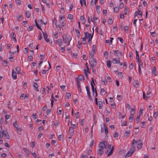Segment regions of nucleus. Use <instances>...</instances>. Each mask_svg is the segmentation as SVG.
Listing matches in <instances>:
<instances>
[{
	"instance_id": "obj_1",
	"label": "nucleus",
	"mask_w": 158,
	"mask_h": 158,
	"mask_svg": "<svg viewBox=\"0 0 158 158\" xmlns=\"http://www.w3.org/2000/svg\"><path fill=\"white\" fill-rule=\"evenodd\" d=\"M72 39V38L69 36H66L65 35L63 36V42L65 43H67V45L69 46L70 44V42Z\"/></svg>"
},
{
	"instance_id": "obj_2",
	"label": "nucleus",
	"mask_w": 158,
	"mask_h": 158,
	"mask_svg": "<svg viewBox=\"0 0 158 158\" xmlns=\"http://www.w3.org/2000/svg\"><path fill=\"white\" fill-rule=\"evenodd\" d=\"M95 102L96 104L97 105H98L99 106V109H101L102 108V102L101 101H98V99L96 97L97 96V91L95 89Z\"/></svg>"
},
{
	"instance_id": "obj_3",
	"label": "nucleus",
	"mask_w": 158,
	"mask_h": 158,
	"mask_svg": "<svg viewBox=\"0 0 158 158\" xmlns=\"http://www.w3.org/2000/svg\"><path fill=\"white\" fill-rule=\"evenodd\" d=\"M89 63L92 67V68H93L96 65V60L94 58L89 59Z\"/></svg>"
},
{
	"instance_id": "obj_4",
	"label": "nucleus",
	"mask_w": 158,
	"mask_h": 158,
	"mask_svg": "<svg viewBox=\"0 0 158 158\" xmlns=\"http://www.w3.org/2000/svg\"><path fill=\"white\" fill-rule=\"evenodd\" d=\"M107 143L106 141H103L102 142H100L98 145L99 148L104 149L106 148V145L107 144Z\"/></svg>"
},
{
	"instance_id": "obj_5",
	"label": "nucleus",
	"mask_w": 158,
	"mask_h": 158,
	"mask_svg": "<svg viewBox=\"0 0 158 158\" xmlns=\"http://www.w3.org/2000/svg\"><path fill=\"white\" fill-rule=\"evenodd\" d=\"M86 90L87 94V96H88V98L89 100L91 101H93V99L91 97V96L90 94V92L89 89V87L88 86H87L86 87Z\"/></svg>"
},
{
	"instance_id": "obj_6",
	"label": "nucleus",
	"mask_w": 158,
	"mask_h": 158,
	"mask_svg": "<svg viewBox=\"0 0 158 158\" xmlns=\"http://www.w3.org/2000/svg\"><path fill=\"white\" fill-rule=\"evenodd\" d=\"M36 26L39 29L42 30L40 27H41L43 24V21L42 20H41L38 21V23H37L36 20L35 21Z\"/></svg>"
},
{
	"instance_id": "obj_7",
	"label": "nucleus",
	"mask_w": 158,
	"mask_h": 158,
	"mask_svg": "<svg viewBox=\"0 0 158 158\" xmlns=\"http://www.w3.org/2000/svg\"><path fill=\"white\" fill-rule=\"evenodd\" d=\"M112 63L114 64H116L120 63L119 58H114L112 61Z\"/></svg>"
},
{
	"instance_id": "obj_8",
	"label": "nucleus",
	"mask_w": 158,
	"mask_h": 158,
	"mask_svg": "<svg viewBox=\"0 0 158 158\" xmlns=\"http://www.w3.org/2000/svg\"><path fill=\"white\" fill-rule=\"evenodd\" d=\"M12 77L14 80H15L17 78L16 73L14 70H12Z\"/></svg>"
},
{
	"instance_id": "obj_9",
	"label": "nucleus",
	"mask_w": 158,
	"mask_h": 158,
	"mask_svg": "<svg viewBox=\"0 0 158 158\" xmlns=\"http://www.w3.org/2000/svg\"><path fill=\"white\" fill-rule=\"evenodd\" d=\"M32 85L35 91L37 92L39 91V89L38 87V84L34 82H33L32 83Z\"/></svg>"
},
{
	"instance_id": "obj_10",
	"label": "nucleus",
	"mask_w": 158,
	"mask_h": 158,
	"mask_svg": "<svg viewBox=\"0 0 158 158\" xmlns=\"http://www.w3.org/2000/svg\"><path fill=\"white\" fill-rule=\"evenodd\" d=\"M3 135L4 137L7 139H9L10 136L9 135L7 132L6 131H3L2 132Z\"/></svg>"
},
{
	"instance_id": "obj_11",
	"label": "nucleus",
	"mask_w": 158,
	"mask_h": 158,
	"mask_svg": "<svg viewBox=\"0 0 158 158\" xmlns=\"http://www.w3.org/2000/svg\"><path fill=\"white\" fill-rule=\"evenodd\" d=\"M97 153L99 156H101L104 153L103 149L100 148L98 150Z\"/></svg>"
},
{
	"instance_id": "obj_12",
	"label": "nucleus",
	"mask_w": 158,
	"mask_h": 158,
	"mask_svg": "<svg viewBox=\"0 0 158 158\" xmlns=\"http://www.w3.org/2000/svg\"><path fill=\"white\" fill-rule=\"evenodd\" d=\"M131 150L132 149H130V150L126 153L125 157L127 156L128 157L132 155V154L133 153L134 151L133 150Z\"/></svg>"
},
{
	"instance_id": "obj_13",
	"label": "nucleus",
	"mask_w": 158,
	"mask_h": 158,
	"mask_svg": "<svg viewBox=\"0 0 158 158\" xmlns=\"http://www.w3.org/2000/svg\"><path fill=\"white\" fill-rule=\"evenodd\" d=\"M11 35L13 39L15 40V42H16L17 40L16 38V36L15 34V33L13 32H12L11 33Z\"/></svg>"
},
{
	"instance_id": "obj_14",
	"label": "nucleus",
	"mask_w": 158,
	"mask_h": 158,
	"mask_svg": "<svg viewBox=\"0 0 158 158\" xmlns=\"http://www.w3.org/2000/svg\"><path fill=\"white\" fill-rule=\"evenodd\" d=\"M74 130L72 127H69V132L70 135H73L74 134Z\"/></svg>"
},
{
	"instance_id": "obj_15",
	"label": "nucleus",
	"mask_w": 158,
	"mask_h": 158,
	"mask_svg": "<svg viewBox=\"0 0 158 158\" xmlns=\"http://www.w3.org/2000/svg\"><path fill=\"white\" fill-rule=\"evenodd\" d=\"M129 11V8L127 6H125L124 8V14L125 15H126L128 13Z\"/></svg>"
},
{
	"instance_id": "obj_16",
	"label": "nucleus",
	"mask_w": 158,
	"mask_h": 158,
	"mask_svg": "<svg viewBox=\"0 0 158 158\" xmlns=\"http://www.w3.org/2000/svg\"><path fill=\"white\" fill-rule=\"evenodd\" d=\"M83 24H85L86 22V20L84 15L81 16L80 18Z\"/></svg>"
},
{
	"instance_id": "obj_17",
	"label": "nucleus",
	"mask_w": 158,
	"mask_h": 158,
	"mask_svg": "<svg viewBox=\"0 0 158 158\" xmlns=\"http://www.w3.org/2000/svg\"><path fill=\"white\" fill-rule=\"evenodd\" d=\"M133 114L131 113V115L129 118V119L130 122H132L133 120Z\"/></svg>"
},
{
	"instance_id": "obj_18",
	"label": "nucleus",
	"mask_w": 158,
	"mask_h": 158,
	"mask_svg": "<svg viewBox=\"0 0 158 158\" xmlns=\"http://www.w3.org/2000/svg\"><path fill=\"white\" fill-rule=\"evenodd\" d=\"M57 42V43L59 46H62L63 44L61 39H58L56 41Z\"/></svg>"
},
{
	"instance_id": "obj_19",
	"label": "nucleus",
	"mask_w": 158,
	"mask_h": 158,
	"mask_svg": "<svg viewBox=\"0 0 158 158\" xmlns=\"http://www.w3.org/2000/svg\"><path fill=\"white\" fill-rule=\"evenodd\" d=\"M84 35V38L85 39H88L89 36H90V33H89L88 32H85Z\"/></svg>"
},
{
	"instance_id": "obj_20",
	"label": "nucleus",
	"mask_w": 158,
	"mask_h": 158,
	"mask_svg": "<svg viewBox=\"0 0 158 158\" xmlns=\"http://www.w3.org/2000/svg\"><path fill=\"white\" fill-rule=\"evenodd\" d=\"M30 15L31 13L29 11H26L25 15L27 18H29L30 17Z\"/></svg>"
},
{
	"instance_id": "obj_21",
	"label": "nucleus",
	"mask_w": 158,
	"mask_h": 158,
	"mask_svg": "<svg viewBox=\"0 0 158 158\" xmlns=\"http://www.w3.org/2000/svg\"><path fill=\"white\" fill-rule=\"evenodd\" d=\"M138 82V81L137 80H135L134 81L133 83V86L135 88H137L139 84Z\"/></svg>"
},
{
	"instance_id": "obj_22",
	"label": "nucleus",
	"mask_w": 158,
	"mask_h": 158,
	"mask_svg": "<svg viewBox=\"0 0 158 158\" xmlns=\"http://www.w3.org/2000/svg\"><path fill=\"white\" fill-rule=\"evenodd\" d=\"M103 127L105 129V134L107 135L108 133V131L107 128L105 123L103 124Z\"/></svg>"
},
{
	"instance_id": "obj_23",
	"label": "nucleus",
	"mask_w": 158,
	"mask_h": 158,
	"mask_svg": "<svg viewBox=\"0 0 158 158\" xmlns=\"http://www.w3.org/2000/svg\"><path fill=\"white\" fill-rule=\"evenodd\" d=\"M114 150V147L113 146L111 148L110 151L107 154V156H110Z\"/></svg>"
},
{
	"instance_id": "obj_24",
	"label": "nucleus",
	"mask_w": 158,
	"mask_h": 158,
	"mask_svg": "<svg viewBox=\"0 0 158 158\" xmlns=\"http://www.w3.org/2000/svg\"><path fill=\"white\" fill-rule=\"evenodd\" d=\"M23 150L24 152L27 155H29L30 154V152L26 148H23Z\"/></svg>"
},
{
	"instance_id": "obj_25",
	"label": "nucleus",
	"mask_w": 158,
	"mask_h": 158,
	"mask_svg": "<svg viewBox=\"0 0 158 158\" xmlns=\"http://www.w3.org/2000/svg\"><path fill=\"white\" fill-rule=\"evenodd\" d=\"M152 75L154 76H156L158 73L156 70H152Z\"/></svg>"
},
{
	"instance_id": "obj_26",
	"label": "nucleus",
	"mask_w": 158,
	"mask_h": 158,
	"mask_svg": "<svg viewBox=\"0 0 158 158\" xmlns=\"http://www.w3.org/2000/svg\"><path fill=\"white\" fill-rule=\"evenodd\" d=\"M98 19V18L95 16V15H94L93 17V22L95 24L97 22V20Z\"/></svg>"
},
{
	"instance_id": "obj_27",
	"label": "nucleus",
	"mask_w": 158,
	"mask_h": 158,
	"mask_svg": "<svg viewBox=\"0 0 158 158\" xmlns=\"http://www.w3.org/2000/svg\"><path fill=\"white\" fill-rule=\"evenodd\" d=\"M95 53V52H92V51H91L90 52H89V59H90L91 58H94L93 56H94V54Z\"/></svg>"
},
{
	"instance_id": "obj_28",
	"label": "nucleus",
	"mask_w": 158,
	"mask_h": 158,
	"mask_svg": "<svg viewBox=\"0 0 158 158\" xmlns=\"http://www.w3.org/2000/svg\"><path fill=\"white\" fill-rule=\"evenodd\" d=\"M130 131H126L125 133V137L126 138L128 137L129 135Z\"/></svg>"
},
{
	"instance_id": "obj_29",
	"label": "nucleus",
	"mask_w": 158,
	"mask_h": 158,
	"mask_svg": "<svg viewBox=\"0 0 158 158\" xmlns=\"http://www.w3.org/2000/svg\"><path fill=\"white\" fill-rule=\"evenodd\" d=\"M114 11L115 13H118L119 11V8L118 7H114Z\"/></svg>"
},
{
	"instance_id": "obj_30",
	"label": "nucleus",
	"mask_w": 158,
	"mask_h": 158,
	"mask_svg": "<svg viewBox=\"0 0 158 158\" xmlns=\"http://www.w3.org/2000/svg\"><path fill=\"white\" fill-rule=\"evenodd\" d=\"M65 97L67 99H69L70 98H71L70 94L69 93H67L66 94Z\"/></svg>"
},
{
	"instance_id": "obj_31",
	"label": "nucleus",
	"mask_w": 158,
	"mask_h": 158,
	"mask_svg": "<svg viewBox=\"0 0 158 158\" xmlns=\"http://www.w3.org/2000/svg\"><path fill=\"white\" fill-rule=\"evenodd\" d=\"M77 78L80 80H83L84 79V77L83 75H80L78 76Z\"/></svg>"
},
{
	"instance_id": "obj_32",
	"label": "nucleus",
	"mask_w": 158,
	"mask_h": 158,
	"mask_svg": "<svg viewBox=\"0 0 158 158\" xmlns=\"http://www.w3.org/2000/svg\"><path fill=\"white\" fill-rule=\"evenodd\" d=\"M114 53L115 56L118 57L119 55V52L118 50L114 51Z\"/></svg>"
},
{
	"instance_id": "obj_33",
	"label": "nucleus",
	"mask_w": 158,
	"mask_h": 158,
	"mask_svg": "<svg viewBox=\"0 0 158 158\" xmlns=\"http://www.w3.org/2000/svg\"><path fill=\"white\" fill-rule=\"evenodd\" d=\"M135 13H137V14L140 16H142V12L141 11L139 10L138 11H136Z\"/></svg>"
},
{
	"instance_id": "obj_34",
	"label": "nucleus",
	"mask_w": 158,
	"mask_h": 158,
	"mask_svg": "<svg viewBox=\"0 0 158 158\" xmlns=\"http://www.w3.org/2000/svg\"><path fill=\"white\" fill-rule=\"evenodd\" d=\"M143 145V143H138L137 146V148L139 150H140L141 149L142 147V145Z\"/></svg>"
},
{
	"instance_id": "obj_35",
	"label": "nucleus",
	"mask_w": 158,
	"mask_h": 158,
	"mask_svg": "<svg viewBox=\"0 0 158 158\" xmlns=\"http://www.w3.org/2000/svg\"><path fill=\"white\" fill-rule=\"evenodd\" d=\"M13 125L14 127L16 128H18V125L16 121L13 123Z\"/></svg>"
},
{
	"instance_id": "obj_36",
	"label": "nucleus",
	"mask_w": 158,
	"mask_h": 158,
	"mask_svg": "<svg viewBox=\"0 0 158 158\" xmlns=\"http://www.w3.org/2000/svg\"><path fill=\"white\" fill-rule=\"evenodd\" d=\"M111 61L108 60L107 62V65L108 68L110 69L111 67Z\"/></svg>"
},
{
	"instance_id": "obj_37",
	"label": "nucleus",
	"mask_w": 158,
	"mask_h": 158,
	"mask_svg": "<svg viewBox=\"0 0 158 158\" xmlns=\"http://www.w3.org/2000/svg\"><path fill=\"white\" fill-rule=\"evenodd\" d=\"M2 64L3 66H6L8 64V62L6 60H4L2 62Z\"/></svg>"
},
{
	"instance_id": "obj_38",
	"label": "nucleus",
	"mask_w": 158,
	"mask_h": 158,
	"mask_svg": "<svg viewBox=\"0 0 158 158\" xmlns=\"http://www.w3.org/2000/svg\"><path fill=\"white\" fill-rule=\"evenodd\" d=\"M15 2L18 5H20L21 3V1L20 0H15Z\"/></svg>"
},
{
	"instance_id": "obj_39",
	"label": "nucleus",
	"mask_w": 158,
	"mask_h": 158,
	"mask_svg": "<svg viewBox=\"0 0 158 158\" xmlns=\"http://www.w3.org/2000/svg\"><path fill=\"white\" fill-rule=\"evenodd\" d=\"M140 120V116H139L138 115H137V117L136 119V123H138L139 122Z\"/></svg>"
},
{
	"instance_id": "obj_40",
	"label": "nucleus",
	"mask_w": 158,
	"mask_h": 158,
	"mask_svg": "<svg viewBox=\"0 0 158 158\" xmlns=\"http://www.w3.org/2000/svg\"><path fill=\"white\" fill-rule=\"evenodd\" d=\"M91 51L96 52V46L95 45H93L92 48V50Z\"/></svg>"
},
{
	"instance_id": "obj_41",
	"label": "nucleus",
	"mask_w": 158,
	"mask_h": 158,
	"mask_svg": "<svg viewBox=\"0 0 158 158\" xmlns=\"http://www.w3.org/2000/svg\"><path fill=\"white\" fill-rule=\"evenodd\" d=\"M22 15H20L17 17V19L18 21H20L22 20Z\"/></svg>"
},
{
	"instance_id": "obj_42",
	"label": "nucleus",
	"mask_w": 158,
	"mask_h": 158,
	"mask_svg": "<svg viewBox=\"0 0 158 158\" xmlns=\"http://www.w3.org/2000/svg\"><path fill=\"white\" fill-rule=\"evenodd\" d=\"M63 138V135H60L58 136V139L60 140L61 141Z\"/></svg>"
},
{
	"instance_id": "obj_43",
	"label": "nucleus",
	"mask_w": 158,
	"mask_h": 158,
	"mask_svg": "<svg viewBox=\"0 0 158 158\" xmlns=\"http://www.w3.org/2000/svg\"><path fill=\"white\" fill-rule=\"evenodd\" d=\"M43 34L44 36V39L48 38V35L46 33V32H44L43 31H42Z\"/></svg>"
},
{
	"instance_id": "obj_44",
	"label": "nucleus",
	"mask_w": 158,
	"mask_h": 158,
	"mask_svg": "<svg viewBox=\"0 0 158 158\" xmlns=\"http://www.w3.org/2000/svg\"><path fill=\"white\" fill-rule=\"evenodd\" d=\"M33 29V27L32 26H30L29 27L27 28V31H30Z\"/></svg>"
},
{
	"instance_id": "obj_45",
	"label": "nucleus",
	"mask_w": 158,
	"mask_h": 158,
	"mask_svg": "<svg viewBox=\"0 0 158 158\" xmlns=\"http://www.w3.org/2000/svg\"><path fill=\"white\" fill-rule=\"evenodd\" d=\"M73 18V16L71 14H69L68 16V18L70 20L72 19Z\"/></svg>"
},
{
	"instance_id": "obj_46",
	"label": "nucleus",
	"mask_w": 158,
	"mask_h": 158,
	"mask_svg": "<svg viewBox=\"0 0 158 158\" xmlns=\"http://www.w3.org/2000/svg\"><path fill=\"white\" fill-rule=\"evenodd\" d=\"M18 133L19 135L21 134V129L19 128H16Z\"/></svg>"
},
{
	"instance_id": "obj_47",
	"label": "nucleus",
	"mask_w": 158,
	"mask_h": 158,
	"mask_svg": "<svg viewBox=\"0 0 158 158\" xmlns=\"http://www.w3.org/2000/svg\"><path fill=\"white\" fill-rule=\"evenodd\" d=\"M87 20L88 21L89 23H90L91 22H93V20L91 17L90 18L89 17H88L87 18Z\"/></svg>"
},
{
	"instance_id": "obj_48",
	"label": "nucleus",
	"mask_w": 158,
	"mask_h": 158,
	"mask_svg": "<svg viewBox=\"0 0 158 158\" xmlns=\"http://www.w3.org/2000/svg\"><path fill=\"white\" fill-rule=\"evenodd\" d=\"M136 145H135V144H134V143H132L131 145L132 148H131L132 149L131 150H133V151H134L135 150V147Z\"/></svg>"
},
{
	"instance_id": "obj_49",
	"label": "nucleus",
	"mask_w": 158,
	"mask_h": 158,
	"mask_svg": "<svg viewBox=\"0 0 158 158\" xmlns=\"http://www.w3.org/2000/svg\"><path fill=\"white\" fill-rule=\"evenodd\" d=\"M129 30V27L128 26H125L124 27V31L126 32H127Z\"/></svg>"
},
{
	"instance_id": "obj_50",
	"label": "nucleus",
	"mask_w": 158,
	"mask_h": 158,
	"mask_svg": "<svg viewBox=\"0 0 158 158\" xmlns=\"http://www.w3.org/2000/svg\"><path fill=\"white\" fill-rule=\"evenodd\" d=\"M80 124H81V125L83 126L84 125V124H85V120L84 119H82L81 120V122H80Z\"/></svg>"
},
{
	"instance_id": "obj_51",
	"label": "nucleus",
	"mask_w": 158,
	"mask_h": 158,
	"mask_svg": "<svg viewBox=\"0 0 158 158\" xmlns=\"http://www.w3.org/2000/svg\"><path fill=\"white\" fill-rule=\"evenodd\" d=\"M127 125V121L125 120L123 122V123L121 124L122 126H126Z\"/></svg>"
},
{
	"instance_id": "obj_52",
	"label": "nucleus",
	"mask_w": 158,
	"mask_h": 158,
	"mask_svg": "<svg viewBox=\"0 0 158 158\" xmlns=\"http://www.w3.org/2000/svg\"><path fill=\"white\" fill-rule=\"evenodd\" d=\"M102 82L105 85H106L107 84V81L105 79L103 80L102 79L101 80Z\"/></svg>"
},
{
	"instance_id": "obj_53",
	"label": "nucleus",
	"mask_w": 158,
	"mask_h": 158,
	"mask_svg": "<svg viewBox=\"0 0 158 158\" xmlns=\"http://www.w3.org/2000/svg\"><path fill=\"white\" fill-rule=\"evenodd\" d=\"M153 116L155 118H156L157 117V112L154 111L153 114Z\"/></svg>"
},
{
	"instance_id": "obj_54",
	"label": "nucleus",
	"mask_w": 158,
	"mask_h": 158,
	"mask_svg": "<svg viewBox=\"0 0 158 158\" xmlns=\"http://www.w3.org/2000/svg\"><path fill=\"white\" fill-rule=\"evenodd\" d=\"M56 27L58 30H60L61 29V27L60 25H56Z\"/></svg>"
},
{
	"instance_id": "obj_55",
	"label": "nucleus",
	"mask_w": 158,
	"mask_h": 158,
	"mask_svg": "<svg viewBox=\"0 0 158 158\" xmlns=\"http://www.w3.org/2000/svg\"><path fill=\"white\" fill-rule=\"evenodd\" d=\"M124 6V4L123 3H121L120 4L119 6V8L122 9Z\"/></svg>"
},
{
	"instance_id": "obj_56",
	"label": "nucleus",
	"mask_w": 158,
	"mask_h": 158,
	"mask_svg": "<svg viewBox=\"0 0 158 158\" xmlns=\"http://www.w3.org/2000/svg\"><path fill=\"white\" fill-rule=\"evenodd\" d=\"M75 116L77 118H79V112H77L75 113Z\"/></svg>"
},
{
	"instance_id": "obj_57",
	"label": "nucleus",
	"mask_w": 158,
	"mask_h": 158,
	"mask_svg": "<svg viewBox=\"0 0 158 158\" xmlns=\"http://www.w3.org/2000/svg\"><path fill=\"white\" fill-rule=\"evenodd\" d=\"M91 87L92 88V91L93 92V93H94V85H93V84H92V82H91Z\"/></svg>"
},
{
	"instance_id": "obj_58",
	"label": "nucleus",
	"mask_w": 158,
	"mask_h": 158,
	"mask_svg": "<svg viewBox=\"0 0 158 158\" xmlns=\"http://www.w3.org/2000/svg\"><path fill=\"white\" fill-rule=\"evenodd\" d=\"M6 154L5 153H3L1 155V156L2 157L4 158H5L6 156Z\"/></svg>"
},
{
	"instance_id": "obj_59",
	"label": "nucleus",
	"mask_w": 158,
	"mask_h": 158,
	"mask_svg": "<svg viewBox=\"0 0 158 158\" xmlns=\"http://www.w3.org/2000/svg\"><path fill=\"white\" fill-rule=\"evenodd\" d=\"M118 132H115L114 135V138H115L118 136Z\"/></svg>"
},
{
	"instance_id": "obj_60",
	"label": "nucleus",
	"mask_w": 158,
	"mask_h": 158,
	"mask_svg": "<svg viewBox=\"0 0 158 158\" xmlns=\"http://www.w3.org/2000/svg\"><path fill=\"white\" fill-rule=\"evenodd\" d=\"M43 60H40V62L39 64V66H38L39 69H40L41 68V66L42 64L43 63Z\"/></svg>"
},
{
	"instance_id": "obj_61",
	"label": "nucleus",
	"mask_w": 158,
	"mask_h": 158,
	"mask_svg": "<svg viewBox=\"0 0 158 158\" xmlns=\"http://www.w3.org/2000/svg\"><path fill=\"white\" fill-rule=\"evenodd\" d=\"M33 156L35 157V158H38V156L36 154V153L35 152H34L33 153H31Z\"/></svg>"
},
{
	"instance_id": "obj_62",
	"label": "nucleus",
	"mask_w": 158,
	"mask_h": 158,
	"mask_svg": "<svg viewBox=\"0 0 158 158\" xmlns=\"http://www.w3.org/2000/svg\"><path fill=\"white\" fill-rule=\"evenodd\" d=\"M42 38V35L41 34V33L40 31L39 32V40H41Z\"/></svg>"
},
{
	"instance_id": "obj_63",
	"label": "nucleus",
	"mask_w": 158,
	"mask_h": 158,
	"mask_svg": "<svg viewBox=\"0 0 158 158\" xmlns=\"http://www.w3.org/2000/svg\"><path fill=\"white\" fill-rule=\"evenodd\" d=\"M113 21L112 19H109L108 20V23L110 24H112L113 23Z\"/></svg>"
},
{
	"instance_id": "obj_64",
	"label": "nucleus",
	"mask_w": 158,
	"mask_h": 158,
	"mask_svg": "<svg viewBox=\"0 0 158 158\" xmlns=\"http://www.w3.org/2000/svg\"><path fill=\"white\" fill-rule=\"evenodd\" d=\"M51 112V109H49L47 110V111H46L47 114L48 115L49 114H50Z\"/></svg>"
}]
</instances>
